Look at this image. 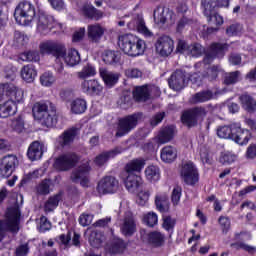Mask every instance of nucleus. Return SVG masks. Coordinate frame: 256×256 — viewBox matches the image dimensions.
<instances>
[{
    "label": "nucleus",
    "mask_w": 256,
    "mask_h": 256,
    "mask_svg": "<svg viewBox=\"0 0 256 256\" xmlns=\"http://www.w3.org/2000/svg\"><path fill=\"white\" fill-rule=\"evenodd\" d=\"M79 161V156L75 153H66L60 155L54 163V169L57 171H69V169H72V167H75L77 165V162Z\"/></svg>",
    "instance_id": "9b49d317"
},
{
    "label": "nucleus",
    "mask_w": 256,
    "mask_h": 256,
    "mask_svg": "<svg viewBox=\"0 0 256 256\" xmlns=\"http://www.w3.org/2000/svg\"><path fill=\"white\" fill-rule=\"evenodd\" d=\"M34 19L36 21V31L39 35H49L53 29L63 31V24L57 22L55 17L44 10H38Z\"/></svg>",
    "instance_id": "7ed1b4c3"
},
{
    "label": "nucleus",
    "mask_w": 256,
    "mask_h": 256,
    "mask_svg": "<svg viewBox=\"0 0 256 256\" xmlns=\"http://www.w3.org/2000/svg\"><path fill=\"white\" fill-rule=\"evenodd\" d=\"M24 92L21 88L15 86V84H0V99H9L13 103H21L23 101Z\"/></svg>",
    "instance_id": "0eeeda50"
},
{
    "label": "nucleus",
    "mask_w": 256,
    "mask_h": 256,
    "mask_svg": "<svg viewBox=\"0 0 256 256\" xmlns=\"http://www.w3.org/2000/svg\"><path fill=\"white\" fill-rule=\"evenodd\" d=\"M202 7L205 17H211L215 13V7H219L217 0H203Z\"/></svg>",
    "instance_id": "c03bdc74"
},
{
    "label": "nucleus",
    "mask_w": 256,
    "mask_h": 256,
    "mask_svg": "<svg viewBox=\"0 0 256 256\" xmlns=\"http://www.w3.org/2000/svg\"><path fill=\"white\" fill-rule=\"evenodd\" d=\"M144 223L148 225V227H155L157 223H159V216H157V213L155 212H148L144 215Z\"/></svg>",
    "instance_id": "3c124183"
},
{
    "label": "nucleus",
    "mask_w": 256,
    "mask_h": 256,
    "mask_svg": "<svg viewBox=\"0 0 256 256\" xmlns=\"http://www.w3.org/2000/svg\"><path fill=\"white\" fill-rule=\"evenodd\" d=\"M240 103L242 104L243 109L248 111V113H253L256 109V101L248 94H243L240 96Z\"/></svg>",
    "instance_id": "ea45409f"
},
{
    "label": "nucleus",
    "mask_w": 256,
    "mask_h": 256,
    "mask_svg": "<svg viewBox=\"0 0 256 256\" xmlns=\"http://www.w3.org/2000/svg\"><path fill=\"white\" fill-rule=\"evenodd\" d=\"M21 77L26 83H33L37 77V70L32 64L24 66L21 70Z\"/></svg>",
    "instance_id": "e433bc0d"
},
{
    "label": "nucleus",
    "mask_w": 256,
    "mask_h": 256,
    "mask_svg": "<svg viewBox=\"0 0 256 256\" xmlns=\"http://www.w3.org/2000/svg\"><path fill=\"white\" fill-rule=\"evenodd\" d=\"M204 51L205 50L203 49V46H201V44L195 43L189 46L188 55H191L192 57H201Z\"/></svg>",
    "instance_id": "864d4df0"
},
{
    "label": "nucleus",
    "mask_w": 256,
    "mask_h": 256,
    "mask_svg": "<svg viewBox=\"0 0 256 256\" xmlns=\"http://www.w3.org/2000/svg\"><path fill=\"white\" fill-rule=\"evenodd\" d=\"M218 223L223 231V233H227L229 229H231V220L227 216H220L218 219Z\"/></svg>",
    "instance_id": "e2e57ef3"
},
{
    "label": "nucleus",
    "mask_w": 256,
    "mask_h": 256,
    "mask_svg": "<svg viewBox=\"0 0 256 256\" xmlns=\"http://www.w3.org/2000/svg\"><path fill=\"white\" fill-rule=\"evenodd\" d=\"M37 11L35 10V5L29 1L20 2L14 11V19L18 25H23L24 27H29L35 20Z\"/></svg>",
    "instance_id": "39448f33"
},
{
    "label": "nucleus",
    "mask_w": 256,
    "mask_h": 256,
    "mask_svg": "<svg viewBox=\"0 0 256 256\" xmlns=\"http://www.w3.org/2000/svg\"><path fill=\"white\" fill-rule=\"evenodd\" d=\"M175 137V127L166 126L160 129L158 133V141L161 144L169 143Z\"/></svg>",
    "instance_id": "72a5a7b5"
},
{
    "label": "nucleus",
    "mask_w": 256,
    "mask_h": 256,
    "mask_svg": "<svg viewBox=\"0 0 256 256\" xmlns=\"http://www.w3.org/2000/svg\"><path fill=\"white\" fill-rule=\"evenodd\" d=\"M145 177L147 181L155 183L161 179V170L156 165L147 166L145 169Z\"/></svg>",
    "instance_id": "58836bf2"
},
{
    "label": "nucleus",
    "mask_w": 256,
    "mask_h": 256,
    "mask_svg": "<svg viewBox=\"0 0 256 256\" xmlns=\"http://www.w3.org/2000/svg\"><path fill=\"white\" fill-rule=\"evenodd\" d=\"M77 133H79V129L77 128H70L62 135H60L57 139V143L60 147H69L73 141H75V137H77Z\"/></svg>",
    "instance_id": "393cba45"
},
{
    "label": "nucleus",
    "mask_w": 256,
    "mask_h": 256,
    "mask_svg": "<svg viewBox=\"0 0 256 256\" xmlns=\"http://www.w3.org/2000/svg\"><path fill=\"white\" fill-rule=\"evenodd\" d=\"M21 211L17 207L8 208L5 214V219L0 220V243L5 237V231L10 233H19Z\"/></svg>",
    "instance_id": "20e7f679"
},
{
    "label": "nucleus",
    "mask_w": 256,
    "mask_h": 256,
    "mask_svg": "<svg viewBox=\"0 0 256 256\" xmlns=\"http://www.w3.org/2000/svg\"><path fill=\"white\" fill-rule=\"evenodd\" d=\"M102 59L106 65H115V63H119L121 56L119 52L113 50H106L102 54Z\"/></svg>",
    "instance_id": "79ce46f5"
},
{
    "label": "nucleus",
    "mask_w": 256,
    "mask_h": 256,
    "mask_svg": "<svg viewBox=\"0 0 256 256\" xmlns=\"http://www.w3.org/2000/svg\"><path fill=\"white\" fill-rule=\"evenodd\" d=\"M136 201L138 205H140L141 207H144V205H147V201H149V192L148 191L139 192Z\"/></svg>",
    "instance_id": "338daca9"
},
{
    "label": "nucleus",
    "mask_w": 256,
    "mask_h": 256,
    "mask_svg": "<svg viewBox=\"0 0 256 256\" xmlns=\"http://www.w3.org/2000/svg\"><path fill=\"white\" fill-rule=\"evenodd\" d=\"M120 231L125 237H131L137 231V224L135 223V218L133 213L126 212L124 215V220L120 226Z\"/></svg>",
    "instance_id": "aec40b11"
},
{
    "label": "nucleus",
    "mask_w": 256,
    "mask_h": 256,
    "mask_svg": "<svg viewBox=\"0 0 256 256\" xmlns=\"http://www.w3.org/2000/svg\"><path fill=\"white\" fill-rule=\"evenodd\" d=\"M140 117V114H132L121 118L118 122L116 137H124V135L131 133L137 127Z\"/></svg>",
    "instance_id": "6e6552de"
},
{
    "label": "nucleus",
    "mask_w": 256,
    "mask_h": 256,
    "mask_svg": "<svg viewBox=\"0 0 256 256\" xmlns=\"http://www.w3.org/2000/svg\"><path fill=\"white\" fill-rule=\"evenodd\" d=\"M22 61H39L40 56L38 51H27L20 55Z\"/></svg>",
    "instance_id": "4d7b16f0"
},
{
    "label": "nucleus",
    "mask_w": 256,
    "mask_h": 256,
    "mask_svg": "<svg viewBox=\"0 0 256 256\" xmlns=\"http://www.w3.org/2000/svg\"><path fill=\"white\" fill-rule=\"evenodd\" d=\"M251 139V132L247 129H242L241 124H236L232 141L238 145H247Z\"/></svg>",
    "instance_id": "5701e85b"
},
{
    "label": "nucleus",
    "mask_w": 256,
    "mask_h": 256,
    "mask_svg": "<svg viewBox=\"0 0 256 256\" xmlns=\"http://www.w3.org/2000/svg\"><path fill=\"white\" fill-rule=\"evenodd\" d=\"M125 249V241L121 238H115L112 242V253H123Z\"/></svg>",
    "instance_id": "052dcab7"
},
{
    "label": "nucleus",
    "mask_w": 256,
    "mask_h": 256,
    "mask_svg": "<svg viewBox=\"0 0 256 256\" xmlns=\"http://www.w3.org/2000/svg\"><path fill=\"white\" fill-rule=\"evenodd\" d=\"M186 82L185 72L183 70H176L168 80V85L173 91H181V89H185Z\"/></svg>",
    "instance_id": "412c9836"
},
{
    "label": "nucleus",
    "mask_w": 256,
    "mask_h": 256,
    "mask_svg": "<svg viewBox=\"0 0 256 256\" xmlns=\"http://www.w3.org/2000/svg\"><path fill=\"white\" fill-rule=\"evenodd\" d=\"M99 195H113L119 191V180L115 176H104L96 188Z\"/></svg>",
    "instance_id": "1a4fd4ad"
},
{
    "label": "nucleus",
    "mask_w": 256,
    "mask_h": 256,
    "mask_svg": "<svg viewBox=\"0 0 256 256\" xmlns=\"http://www.w3.org/2000/svg\"><path fill=\"white\" fill-rule=\"evenodd\" d=\"M15 113H17V105L13 100H7L4 104L0 105V117L2 119H7L11 115H15Z\"/></svg>",
    "instance_id": "473e14b6"
},
{
    "label": "nucleus",
    "mask_w": 256,
    "mask_h": 256,
    "mask_svg": "<svg viewBox=\"0 0 256 256\" xmlns=\"http://www.w3.org/2000/svg\"><path fill=\"white\" fill-rule=\"evenodd\" d=\"M43 149H45V146L39 141L32 142L27 151L28 159H30V161H39V159L43 157Z\"/></svg>",
    "instance_id": "cd10ccee"
},
{
    "label": "nucleus",
    "mask_w": 256,
    "mask_h": 256,
    "mask_svg": "<svg viewBox=\"0 0 256 256\" xmlns=\"http://www.w3.org/2000/svg\"><path fill=\"white\" fill-rule=\"evenodd\" d=\"M103 234L98 231H92L89 237V243L92 247H95L98 249V247H101V243H103Z\"/></svg>",
    "instance_id": "a18cd8bd"
},
{
    "label": "nucleus",
    "mask_w": 256,
    "mask_h": 256,
    "mask_svg": "<svg viewBox=\"0 0 256 256\" xmlns=\"http://www.w3.org/2000/svg\"><path fill=\"white\" fill-rule=\"evenodd\" d=\"M16 256H27L29 255V244H21L15 250Z\"/></svg>",
    "instance_id": "774afa93"
},
{
    "label": "nucleus",
    "mask_w": 256,
    "mask_h": 256,
    "mask_svg": "<svg viewBox=\"0 0 256 256\" xmlns=\"http://www.w3.org/2000/svg\"><path fill=\"white\" fill-rule=\"evenodd\" d=\"M181 177L186 185H195L199 181V172L193 162H185L182 165Z\"/></svg>",
    "instance_id": "2eb2a0df"
},
{
    "label": "nucleus",
    "mask_w": 256,
    "mask_h": 256,
    "mask_svg": "<svg viewBox=\"0 0 256 256\" xmlns=\"http://www.w3.org/2000/svg\"><path fill=\"white\" fill-rule=\"evenodd\" d=\"M34 119L40 121L44 127H55L57 125V113L53 104L49 101L36 102L32 107Z\"/></svg>",
    "instance_id": "f257e3e1"
},
{
    "label": "nucleus",
    "mask_w": 256,
    "mask_h": 256,
    "mask_svg": "<svg viewBox=\"0 0 256 256\" xmlns=\"http://www.w3.org/2000/svg\"><path fill=\"white\" fill-rule=\"evenodd\" d=\"M239 75H241V72L239 71H234L226 74L224 77L225 85H235V83L239 81Z\"/></svg>",
    "instance_id": "13d9d810"
},
{
    "label": "nucleus",
    "mask_w": 256,
    "mask_h": 256,
    "mask_svg": "<svg viewBox=\"0 0 256 256\" xmlns=\"http://www.w3.org/2000/svg\"><path fill=\"white\" fill-rule=\"evenodd\" d=\"M145 167V159L137 158L128 162L125 166V171L128 175H135V173H141Z\"/></svg>",
    "instance_id": "c756f323"
},
{
    "label": "nucleus",
    "mask_w": 256,
    "mask_h": 256,
    "mask_svg": "<svg viewBox=\"0 0 256 256\" xmlns=\"http://www.w3.org/2000/svg\"><path fill=\"white\" fill-rule=\"evenodd\" d=\"M175 49V41L170 36L162 35L155 43V50L160 57H169Z\"/></svg>",
    "instance_id": "9d476101"
},
{
    "label": "nucleus",
    "mask_w": 256,
    "mask_h": 256,
    "mask_svg": "<svg viewBox=\"0 0 256 256\" xmlns=\"http://www.w3.org/2000/svg\"><path fill=\"white\" fill-rule=\"evenodd\" d=\"M51 180H43L40 184L37 186V193L39 195H49L51 193Z\"/></svg>",
    "instance_id": "603ef678"
},
{
    "label": "nucleus",
    "mask_w": 256,
    "mask_h": 256,
    "mask_svg": "<svg viewBox=\"0 0 256 256\" xmlns=\"http://www.w3.org/2000/svg\"><path fill=\"white\" fill-rule=\"evenodd\" d=\"M125 75L129 79H139V77H143V72L138 68H128L125 70Z\"/></svg>",
    "instance_id": "0e129e2a"
},
{
    "label": "nucleus",
    "mask_w": 256,
    "mask_h": 256,
    "mask_svg": "<svg viewBox=\"0 0 256 256\" xmlns=\"http://www.w3.org/2000/svg\"><path fill=\"white\" fill-rule=\"evenodd\" d=\"M237 129V124H231L229 126H221L217 129V135L220 139H232Z\"/></svg>",
    "instance_id": "4c0bfd02"
},
{
    "label": "nucleus",
    "mask_w": 256,
    "mask_h": 256,
    "mask_svg": "<svg viewBox=\"0 0 256 256\" xmlns=\"http://www.w3.org/2000/svg\"><path fill=\"white\" fill-rule=\"evenodd\" d=\"M87 35L91 43H99L105 35V28L101 24H92L87 28Z\"/></svg>",
    "instance_id": "b1692460"
},
{
    "label": "nucleus",
    "mask_w": 256,
    "mask_h": 256,
    "mask_svg": "<svg viewBox=\"0 0 256 256\" xmlns=\"http://www.w3.org/2000/svg\"><path fill=\"white\" fill-rule=\"evenodd\" d=\"M59 201H61V195L51 196L48 201L45 203V211L51 212L55 211L59 207Z\"/></svg>",
    "instance_id": "49530a36"
},
{
    "label": "nucleus",
    "mask_w": 256,
    "mask_h": 256,
    "mask_svg": "<svg viewBox=\"0 0 256 256\" xmlns=\"http://www.w3.org/2000/svg\"><path fill=\"white\" fill-rule=\"evenodd\" d=\"M60 59H63L69 67H75V65H79L81 63V54L74 48H71L67 51L64 46L63 55L60 56Z\"/></svg>",
    "instance_id": "4be33fe9"
},
{
    "label": "nucleus",
    "mask_w": 256,
    "mask_h": 256,
    "mask_svg": "<svg viewBox=\"0 0 256 256\" xmlns=\"http://www.w3.org/2000/svg\"><path fill=\"white\" fill-rule=\"evenodd\" d=\"M161 95V90L155 85H143L137 86L133 90V97L138 103H145L153 97H159Z\"/></svg>",
    "instance_id": "423d86ee"
},
{
    "label": "nucleus",
    "mask_w": 256,
    "mask_h": 256,
    "mask_svg": "<svg viewBox=\"0 0 256 256\" xmlns=\"http://www.w3.org/2000/svg\"><path fill=\"white\" fill-rule=\"evenodd\" d=\"M229 49V44L213 43L210 46V52L204 57V65H209L213 63V59L216 57L218 59H223L225 57V51Z\"/></svg>",
    "instance_id": "a211bd4d"
},
{
    "label": "nucleus",
    "mask_w": 256,
    "mask_h": 256,
    "mask_svg": "<svg viewBox=\"0 0 256 256\" xmlns=\"http://www.w3.org/2000/svg\"><path fill=\"white\" fill-rule=\"evenodd\" d=\"M182 193H183V189L180 186H176L173 189L172 195H171V201H172V204L174 205V207H176V205H179V203L181 201Z\"/></svg>",
    "instance_id": "bf43d9fd"
},
{
    "label": "nucleus",
    "mask_w": 256,
    "mask_h": 256,
    "mask_svg": "<svg viewBox=\"0 0 256 256\" xmlns=\"http://www.w3.org/2000/svg\"><path fill=\"white\" fill-rule=\"evenodd\" d=\"M99 73L107 87L117 85V82L119 81V74L111 72L105 68H100Z\"/></svg>",
    "instance_id": "2f4dec72"
},
{
    "label": "nucleus",
    "mask_w": 256,
    "mask_h": 256,
    "mask_svg": "<svg viewBox=\"0 0 256 256\" xmlns=\"http://www.w3.org/2000/svg\"><path fill=\"white\" fill-rule=\"evenodd\" d=\"M40 83L44 87H51V85H53V83H55V76H53V73H51V72H45L40 77Z\"/></svg>",
    "instance_id": "5fc2aeb1"
},
{
    "label": "nucleus",
    "mask_w": 256,
    "mask_h": 256,
    "mask_svg": "<svg viewBox=\"0 0 256 256\" xmlns=\"http://www.w3.org/2000/svg\"><path fill=\"white\" fill-rule=\"evenodd\" d=\"M121 153V150L119 148H115L114 150L104 152L96 156L94 162L98 167H102L103 164L107 163L109 159H113L114 157H117Z\"/></svg>",
    "instance_id": "f704fd0d"
},
{
    "label": "nucleus",
    "mask_w": 256,
    "mask_h": 256,
    "mask_svg": "<svg viewBox=\"0 0 256 256\" xmlns=\"http://www.w3.org/2000/svg\"><path fill=\"white\" fill-rule=\"evenodd\" d=\"M124 183L129 193H137L141 185H143V180L137 174H128Z\"/></svg>",
    "instance_id": "bb28decb"
},
{
    "label": "nucleus",
    "mask_w": 256,
    "mask_h": 256,
    "mask_svg": "<svg viewBox=\"0 0 256 256\" xmlns=\"http://www.w3.org/2000/svg\"><path fill=\"white\" fill-rule=\"evenodd\" d=\"M14 39L18 45H25L29 42V36L23 32L16 31L14 33Z\"/></svg>",
    "instance_id": "69168bd1"
},
{
    "label": "nucleus",
    "mask_w": 256,
    "mask_h": 256,
    "mask_svg": "<svg viewBox=\"0 0 256 256\" xmlns=\"http://www.w3.org/2000/svg\"><path fill=\"white\" fill-rule=\"evenodd\" d=\"M177 17L175 16V12L170 8L159 6L154 10V21L158 25H173L175 23Z\"/></svg>",
    "instance_id": "ddd939ff"
},
{
    "label": "nucleus",
    "mask_w": 256,
    "mask_h": 256,
    "mask_svg": "<svg viewBox=\"0 0 256 256\" xmlns=\"http://www.w3.org/2000/svg\"><path fill=\"white\" fill-rule=\"evenodd\" d=\"M82 11L85 17H87L88 19H93L94 21H99V19L103 17V12L94 8L93 5H85L82 8Z\"/></svg>",
    "instance_id": "a19ab883"
},
{
    "label": "nucleus",
    "mask_w": 256,
    "mask_h": 256,
    "mask_svg": "<svg viewBox=\"0 0 256 256\" xmlns=\"http://www.w3.org/2000/svg\"><path fill=\"white\" fill-rule=\"evenodd\" d=\"M81 87L87 95H99L103 91V86L97 80H84Z\"/></svg>",
    "instance_id": "c85d7f7f"
},
{
    "label": "nucleus",
    "mask_w": 256,
    "mask_h": 256,
    "mask_svg": "<svg viewBox=\"0 0 256 256\" xmlns=\"http://www.w3.org/2000/svg\"><path fill=\"white\" fill-rule=\"evenodd\" d=\"M65 51V45L55 41H46L40 44V53L53 55L56 57V61H59L63 57Z\"/></svg>",
    "instance_id": "4468645a"
},
{
    "label": "nucleus",
    "mask_w": 256,
    "mask_h": 256,
    "mask_svg": "<svg viewBox=\"0 0 256 256\" xmlns=\"http://www.w3.org/2000/svg\"><path fill=\"white\" fill-rule=\"evenodd\" d=\"M118 45L121 51L129 57H139L145 53V41L133 34L119 36Z\"/></svg>",
    "instance_id": "f03ea898"
},
{
    "label": "nucleus",
    "mask_w": 256,
    "mask_h": 256,
    "mask_svg": "<svg viewBox=\"0 0 256 256\" xmlns=\"http://www.w3.org/2000/svg\"><path fill=\"white\" fill-rule=\"evenodd\" d=\"M17 156L13 154H9L4 156L0 160V177H11L13 175V171H15V167H17Z\"/></svg>",
    "instance_id": "dca6fc26"
},
{
    "label": "nucleus",
    "mask_w": 256,
    "mask_h": 256,
    "mask_svg": "<svg viewBox=\"0 0 256 256\" xmlns=\"http://www.w3.org/2000/svg\"><path fill=\"white\" fill-rule=\"evenodd\" d=\"M141 237L143 241H148V243H151L155 247H161V245H163V242L165 241V236L161 232L157 231H153L150 233L141 231Z\"/></svg>",
    "instance_id": "a878e982"
},
{
    "label": "nucleus",
    "mask_w": 256,
    "mask_h": 256,
    "mask_svg": "<svg viewBox=\"0 0 256 256\" xmlns=\"http://www.w3.org/2000/svg\"><path fill=\"white\" fill-rule=\"evenodd\" d=\"M89 171H91V166H89V161H86L72 172L71 180L73 183H80L82 187H87L89 185Z\"/></svg>",
    "instance_id": "f3484780"
},
{
    "label": "nucleus",
    "mask_w": 256,
    "mask_h": 256,
    "mask_svg": "<svg viewBox=\"0 0 256 256\" xmlns=\"http://www.w3.org/2000/svg\"><path fill=\"white\" fill-rule=\"evenodd\" d=\"M137 31L139 33H142V35H145V37H153V33L149 31V28L145 25V20L143 18H138L135 21Z\"/></svg>",
    "instance_id": "de8ad7c7"
},
{
    "label": "nucleus",
    "mask_w": 256,
    "mask_h": 256,
    "mask_svg": "<svg viewBox=\"0 0 256 256\" xmlns=\"http://www.w3.org/2000/svg\"><path fill=\"white\" fill-rule=\"evenodd\" d=\"M215 99V93L211 90H202L191 97V103L197 105L199 103H207V101H211Z\"/></svg>",
    "instance_id": "7c9ffc66"
},
{
    "label": "nucleus",
    "mask_w": 256,
    "mask_h": 256,
    "mask_svg": "<svg viewBox=\"0 0 256 256\" xmlns=\"http://www.w3.org/2000/svg\"><path fill=\"white\" fill-rule=\"evenodd\" d=\"M72 113L75 115H81L84 111H87V101L85 99L77 98L70 104Z\"/></svg>",
    "instance_id": "37998d69"
},
{
    "label": "nucleus",
    "mask_w": 256,
    "mask_h": 256,
    "mask_svg": "<svg viewBox=\"0 0 256 256\" xmlns=\"http://www.w3.org/2000/svg\"><path fill=\"white\" fill-rule=\"evenodd\" d=\"M237 161V155L231 152L222 153L220 156V163L223 165H231Z\"/></svg>",
    "instance_id": "6e6d98bb"
},
{
    "label": "nucleus",
    "mask_w": 256,
    "mask_h": 256,
    "mask_svg": "<svg viewBox=\"0 0 256 256\" xmlns=\"http://www.w3.org/2000/svg\"><path fill=\"white\" fill-rule=\"evenodd\" d=\"M161 160L164 163H173L177 159V148L173 146H165L161 149Z\"/></svg>",
    "instance_id": "c9c22d12"
},
{
    "label": "nucleus",
    "mask_w": 256,
    "mask_h": 256,
    "mask_svg": "<svg viewBox=\"0 0 256 256\" xmlns=\"http://www.w3.org/2000/svg\"><path fill=\"white\" fill-rule=\"evenodd\" d=\"M219 73H221V66L215 65L207 68V72L203 74L202 77L199 75V73L192 74L190 76V81L192 83H196V85L199 87L201 86L203 78L208 79V81H215V79H217L219 76Z\"/></svg>",
    "instance_id": "6ab92c4d"
},
{
    "label": "nucleus",
    "mask_w": 256,
    "mask_h": 256,
    "mask_svg": "<svg viewBox=\"0 0 256 256\" xmlns=\"http://www.w3.org/2000/svg\"><path fill=\"white\" fill-rule=\"evenodd\" d=\"M207 116V110L204 107H195L182 114V122L187 127H195L199 119Z\"/></svg>",
    "instance_id": "f8f14e48"
},
{
    "label": "nucleus",
    "mask_w": 256,
    "mask_h": 256,
    "mask_svg": "<svg viewBox=\"0 0 256 256\" xmlns=\"http://www.w3.org/2000/svg\"><path fill=\"white\" fill-rule=\"evenodd\" d=\"M231 247H233V249H242L243 251H247L248 253H256V248L253 246H249L243 242H236V243H232Z\"/></svg>",
    "instance_id": "680f3d73"
},
{
    "label": "nucleus",
    "mask_w": 256,
    "mask_h": 256,
    "mask_svg": "<svg viewBox=\"0 0 256 256\" xmlns=\"http://www.w3.org/2000/svg\"><path fill=\"white\" fill-rule=\"evenodd\" d=\"M96 73L97 71L95 70L93 65L87 64L86 66L83 67V69L80 72H78V77L80 79H87V77L95 76Z\"/></svg>",
    "instance_id": "09e8293b"
},
{
    "label": "nucleus",
    "mask_w": 256,
    "mask_h": 256,
    "mask_svg": "<svg viewBox=\"0 0 256 256\" xmlns=\"http://www.w3.org/2000/svg\"><path fill=\"white\" fill-rule=\"evenodd\" d=\"M176 223H177V220H175V218H172L171 216H163L162 227L163 229H165V231H168V233L173 232V229H175Z\"/></svg>",
    "instance_id": "8fccbe9b"
}]
</instances>
